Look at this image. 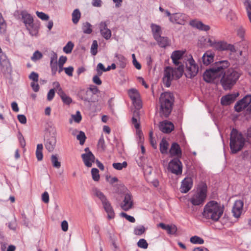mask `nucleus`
Here are the masks:
<instances>
[{
	"label": "nucleus",
	"mask_w": 251,
	"mask_h": 251,
	"mask_svg": "<svg viewBox=\"0 0 251 251\" xmlns=\"http://www.w3.org/2000/svg\"><path fill=\"white\" fill-rule=\"evenodd\" d=\"M230 66L227 60L216 62L214 65L203 73V78H239L241 73L233 68L228 69L226 72L225 69Z\"/></svg>",
	"instance_id": "nucleus-1"
},
{
	"label": "nucleus",
	"mask_w": 251,
	"mask_h": 251,
	"mask_svg": "<svg viewBox=\"0 0 251 251\" xmlns=\"http://www.w3.org/2000/svg\"><path fill=\"white\" fill-rule=\"evenodd\" d=\"M224 212V207L215 201L208 202L204 206L202 217L214 222L219 221Z\"/></svg>",
	"instance_id": "nucleus-2"
},
{
	"label": "nucleus",
	"mask_w": 251,
	"mask_h": 251,
	"mask_svg": "<svg viewBox=\"0 0 251 251\" xmlns=\"http://www.w3.org/2000/svg\"><path fill=\"white\" fill-rule=\"evenodd\" d=\"M175 98L173 93L165 92L161 94L159 100V114L162 118H167L170 115Z\"/></svg>",
	"instance_id": "nucleus-3"
},
{
	"label": "nucleus",
	"mask_w": 251,
	"mask_h": 251,
	"mask_svg": "<svg viewBox=\"0 0 251 251\" xmlns=\"http://www.w3.org/2000/svg\"><path fill=\"white\" fill-rule=\"evenodd\" d=\"M245 143L246 139L242 133L233 128L230 134L229 146L231 153L235 154L241 151Z\"/></svg>",
	"instance_id": "nucleus-4"
},
{
	"label": "nucleus",
	"mask_w": 251,
	"mask_h": 251,
	"mask_svg": "<svg viewBox=\"0 0 251 251\" xmlns=\"http://www.w3.org/2000/svg\"><path fill=\"white\" fill-rule=\"evenodd\" d=\"M207 193V186L204 182H200L197 187L196 192L189 199L194 206L202 205L205 201Z\"/></svg>",
	"instance_id": "nucleus-5"
},
{
	"label": "nucleus",
	"mask_w": 251,
	"mask_h": 251,
	"mask_svg": "<svg viewBox=\"0 0 251 251\" xmlns=\"http://www.w3.org/2000/svg\"><path fill=\"white\" fill-rule=\"evenodd\" d=\"M94 195L101 201L103 207L107 214L109 219H113L115 217V213L110 201L108 200L104 194L97 188L93 190Z\"/></svg>",
	"instance_id": "nucleus-6"
},
{
	"label": "nucleus",
	"mask_w": 251,
	"mask_h": 251,
	"mask_svg": "<svg viewBox=\"0 0 251 251\" xmlns=\"http://www.w3.org/2000/svg\"><path fill=\"white\" fill-rule=\"evenodd\" d=\"M184 73V66L179 65L178 67L173 69L170 67H166L164 70V77L163 78H180Z\"/></svg>",
	"instance_id": "nucleus-7"
},
{
	"label": "nucleus",
	"mask_w": 251,
	"mask_h": 251,
	"mask_svg": "<svg viewBox=\"0 0 251 251\" xmlns=\"http://www.w3.org/2000/svg\"><path fill=\"white\" fill-rule=\"evenodd\" d=\"M182 164L178 158H174L168 163V170L176 176H180L182 173Z\"/></svg>",
	"instance_id": "nucleus-8"
},
{
	"label": "nucleus",
	"mask_w": 251,
	"mask_h": 251,
	"mask_svg": "<svg viewBox=\"0 0 251 251\" xmlns=\"http://www.w3.org/2000/svg\"><path fill=\"white\" fill-rule=\"evenodd\" d=\"M188 62L189 65L187 67L185 75L187 78H191L197 75L198 73L199 68L192 58L188 60Z\"/></svg>",
	"instance_id": "nucleus-9"
},
{
	"label": "nucleus",
	"mask_w": 251,
	"mask_h": 251,
	"mask_svg": "<svg viewBox=\"0 0 251 251\" xmlns=\"http://www.w3.org/2000/svg\"><path fill=\"white\" fill-rule=\"evenodd\" d=\"M133 205L132 195L127 191L124 194V199L123 201L120 204V206L123 210L127 211L132 207Z\"/></svg>",
	"instance_id": "nucleus-10"
},
{
	"label": "nucleus",
	"mask_w": 251,
	"mask_h": 251,
	"mask_svg": "<svg viewBox=\"0 0 251 251\" xmlns=\"http://www.w3.org/2000/svg\"><path fill=\"white\" fill-rule=\"evenodd\" d=\"M0 64L1 71L4 74H10L12 70L11 66L7 56L3 53L0 55Z\"/></svg>",
	"instance_id": "nucleus-11"
},
{
	"label": "nucleus",
	"mask_w": 251,
	"mask_h": 251,
	"mask_svg": "<svg viewBox=\"0 0 251 251\" xmlns=\"http://www.w3.org/2000/svg\"><path fill=\"white\" fill-rule=\"evenodd\" d=\"M56 144V138L55 136L50 134L44 140V145L46 149L49 152H52L54 150Z\"/></svg>",
	"instance_id": "nucleus-12"
},
{
	"label": "nucleus",
	"mask_w": 251,
	"mask_h": 251,
	"mask_svg": "<svg viewBox=\"0 0 251 251\" xmlns=\"http://www.w3.org/2000/svg\"><path fill=\"white\" fill-rule=\"evenodd\" d=\"M101 36L106 40L109 39L111 37V31L107 27L106 22H101L99 25Z\"/></svg>",
	"instance_id": "nucleus-13"
},
{
	"label": "nucleus",
	"mask_w": 251,
	"mask_h": 251,
	"mask_svg": "<svg viewBox=\"0 0 251 251\" xmlns=\"http://www.w3.org/2000/svg\"><path fill=\"white\" fill-rule=\"evenodd\" d=\"M244 202L242 200H236L233 206L232 212L234 217L239 218L242 212Z\"/></svg>",
	"instance_id": "nucleus-14"
},
{
	"label": "nucleus",
	"mask_w": 251,
	"mask_h": 251,
	"mask_svg": "<svg viewBox=\"0 0 251 251\" xmlns=\"http://www.w3.org/2000/svg\"><path fill=\"white\" fill-rule=\"evenodd\" d=\"M157 226L166 230L167 234L170 235H176L177 230L176 226L174 224L166 225L163 223H160Z\"/></svg>",
	"instance_id": "nucleus-15"
},
{
	"label": "nucleus",
	"mask_w": 251,
	"mask_h": 251,
	"mask_svg": "<svg viewBox=\"0 0 251 251\" xmlns=\"http://www.w3.org/2000/svg\"><path fill=\"white\" fill-rule=\"evenodd\" d=\"M193 186V180L191 177H186L181 182L180 191L183 193H187Z\"/></svg>",
	"instance_id": "nucleus-16"
},
{
	"label": "nucleus",
	"mask_w": 251,
	"mask_h": 251,
	"mask_svg": "<svg viewBox=\"0 0 251 251\" xmlns=\"http://www.w3.org/2000/svg\"><path fill=\"white\" fill-rule=\"evenodd\" d=\"M81 157L84 164L88 167L92 166V163L94 162L95 159L94 155L91 151H88L87 153L82 154Z\"/></svg>",
	"instance_id": "nucleus-17"
},
{
	"label": "nucleus",
	"mask_w": 251,
	"mask_h": 251,
	"mask_svg": "<svg viewBox=\"0 0 251 251\" xmlns=\"http://www.w3.org/2000/svg\"><path fill=\"white\" fill-rule=\"evenodd\" d=\"M170 156H176V158L181 157L182 151L179 145L176 142H174L171 145L169 150Z\"/></svg>",
	"instance_id": "nucleus-18"
},
{
	"label": "nucleus",
	"mask_w": 251,
	"mask_h": 251,
	"mask_svg": "<svg viewBox=\"0 0 251 251\" xmlns=\"http://www.w3.org/2000/svg\"><path fill=\"white\" fill-rule=\"evenodd\" d=\"M186 18V17L184 14L175 13L170 17V20L173 23L184 25Z\"/></svg>",
	"instance_id": "nucleus-19"
},
{
	"label": "nucleus",
	"mask_w": 251,
	"mask_h": 251,
	"mask_svg": "<svg viewBox=\"0 0 251 251\" xmlns=\"http://www.w3.org/2000/svg\"><path fill=\"white\" fill-rule=\"evenodd\" d=\"M190 25L199 30L207 31L210 29V26L203 24L201 21L193 20L190 22Z\"/></svg>",
	"instance_id": "nucleus-20"
},
{
	"label": "nucleus",
	"mask_w": 251,
	"mask_h": 251,
	"mask_svg": "<svg viewBox=\"0 0 251 251\" xmlns=\"http://www.w3.org/2000/svg\"><path fill=\"white\" fill-rule=\"evenodd\" d=\"M214 54L211 51H206L202 56V61L203 64L207 66L214 61Z\"/></svg>",
	"instance_id": "nucleus-21"
},
{
	"label": "nucleus",
	"mask_w": 251,
	"mask_h": 251,
	"mask_svg": "<svg viewBox=\"0 0 251 251\" xmlns=\"http://www.w3.org/2000/svg\"><path fill=\"white\" fill-rule=\"evenodd\" d=\"M22 19L26 27L31 26L33 23L32 17L25 11H23L21 13Z\"/></svg>",
	"instance_id": "nucleus-22"
},
{
	"label": "nucleus",
	"mask_w": 251,
	"mask_h": 251,
	"mask_svg": "<svg viewBox=\"0 0 251 251\" xmlns=\"http://www.w3.org/2000/svg\"><path fill=\"white\" fill-rule=\"evenodd\" d=\"M174 126L171 122L165 121L160 126V129L163 133H169L174 129Z\"/></svg>",
	"instance_id": "nucleus-23"
},
{
	"label": "nucleus",
	"mask_w": 251,
	"mask_h": 251,
	"mask_svg": "<svg viewBox=\"0 0 251 251\" xmlns=\"http://www.w3.org/2000/svg\"><path fill=\"white\" fill-rule=\"evenodd\" d=\"M237 79H220V83L225 90L230 89L236 83Z\"/></svg>",
	"instance_id": "nucleus-24"
},
{
	"label": "nucleus",
	"mask_w": 251,
	"mask_h": 251,
	"mask_svg": "<svg viewBox=\"0 0 251 251\" xmlns=\"http://www.w3.org/2000/svg\"><path fill=\"white\" fill-rule=\"evenodd\" d=\"M235 100V97L230 94L223 96L221 99V103L222 105L227 106L231 104Z\"/></svg>",
	"instance_id": "nucleus-25"
},
{
	"label": "nucleus",
	"mask_w": 251,
	"mask_h": 251,
	"mask_svg": "<svg viewBox=\"0 0 251 251\" xmlns=\"http://www.w3.org/2000/svg\"><path fill=\"white\" fill-rule=\"evenodd\" d=\"M79 95L82 100L86 101H90L93 96L90 93V90H88L87 88L81 90L79 92Z\"/></svg>",
	"instance_id": "nucleus-26"
},
{
	"label": "nucleus",
	"mask_w": 251,
	"mask_h": 251,
	"mask_svg": "<svg viewBox=\"0 0 251 251\" xmlns=\"http://www.w3.org/2000/svg\"><path fill=\"white\" fill-rule=\"evenodd\" d=\"M183 54V52L180 50L174 51L172 53L171 57L175 65H178L179 64V60L182 58Z\"/></svg>",
	"instance_id": "nucleus-27"
},
{
	"label": "nucleus",
	"mask_w": 251,
	"mask_h": 251,
	"mask_svg": "<svg viewBox=\"0 0 251 251\" xmlns=\"http://www.w3.org/2000/svg\"><path fill=\"white\" fill-rule=\"evenodd\" d=\"M154 39L157 42L159 46L161 48H165L170 44V41L167 37H162L160 35L155 37Z\"/></svg>",
	"instance_id": "nucleus-28"
},
{
	"label": "nucleus",
	"mask_w": 251,
	"mask_h": 251,
	"mask_svg": "<svg viewBox=\"0 0 251 251\" xmlns=\"http://www.w3.org/2000/svg\"><path fill=\"white\" fill-rule=\"evenodd\" d=\"M72 20L73 24L76 25L78 23L81 17V13L80 10L78 9H75L72 14Z\"/></svg>",
	"instance_id": "nucleus-29"
},
{
	"label": "nucleus",
	"mask_w": 251,
	"mask_h": 251,
	"mask_svg": "<svg viewBox=\"0 0 251 251\" xmlns=\"http://www.w3.org/2000/svg\"><path fill=\"white\" fill-rule=\"evenodd\" d=\"M151 27L154 38L161 35L162 31L161 30V27L159 25L154 24H151Z\"/></svg>",
	"instance_id": "nucleus-30"
},
{
	"label": "nucleus",
	"mask_w": 251,
	"mask_h": 251,
	"mask_svg": "<svg viewBox=\"0 0 251 251\" xmlns=\"http://www.w3.org/2000/svg\"><path fill=\"white\" fill-rule=\"evenodd\" d=\"M59 96L61 98L63 102L67 105H70L72 102V98L67 96L64 92H60Z\"/></svg>",
	"instance_id": "nucleus-31"
},
{
	"label": "nucleus",
	"mask_w": 251,
	"mask_h": 251,
	"mask_svg": "<svg viewBox=\"0 0 251 251\" xmlns=\"http://www.w3.org/2000/svg\"><path fill=\"white\" fill-rule=\"evenodd\" d=\"M43 146L42 144H38L37 145L36 151V156L38 161H41L43 159Z\"/></svg>",
	"instance_id": "nucleus-32"
},
{
	"label": "nucleus",
	"mask_w": 251,
	"mask_h": 251,
	"mask_svg": "<svg viewBox=\"0 0 251 251\" xmlns=\"http://www.w3.org/2000/svg\"><path fill=\"white\" fill-rule=\"evenodd\" d=\"M243 101L244 100H240L236 103L234 107L235 111L240 112L248 106L246 104L243 105L242 103Z\"/></svg>",
	"instance_id": "nucleus-33"
},
{
	"label": "nucleus",
	"mask_w": 251,
	"mask_h": 251,
	"mask_svg": "<svg viewBox=\"0 0 251 251\" xmlns=\"http://www.w3.org/2000/svg\"><path fill=\"white\" fill-rule=\"evenodd\" d=\"M168 146L169 144L166 140L162 139L161 140L160 143V151L162 154L167 153Z\"/></svg>",
	"instance_id": "nucleus-34"
},
{
	"label": "nucleus",
	"mask_w": 251,
	"mask_h": 251,
	"mask_svg": "<svg viewBox=\"0 0 251 251\" xmlns=\"http://www.w3.org/2000/svg\"><path fill=\"white\" fill-rule=\"evenodd\" d=\"M97 71L98 72V75H94L93 78H99V77L102 73L103 72H106V68H105L102 63H99L97 65Z\"/></svg>",
	"instance_id": "nucleus-35"
},
{
	"label": "nucleus",
	"mask_w": 251,
	"mask_h": 251,
	"mask_svg": "<svg viewBox=\"0 0 251 251\" xmlns=\"http://www.w3.org/2000/svg\"><path fill=\"white\" fill-rule=\"evenodd\" d=\"M82 29L85 34H89L92 32V25L87 22L83 24Z\"/></svg>",
	"instance_id": "nucleus-36"
},
{
	"label": "nucleus",
	"mask_w": 251,
	"mask_h": 251,
	"mask_svg": "<svg viewBox=\"0 0 251 251\" xmlns=\"http://www.w3.org/2000/svg\"><path fill=\"white\" fill-rule=\"evenodd\" d=\"M26 29L29 31V33L32 36H36L38 34V27L33 23L32 25L29 26V27L26 26Z\"/></svg>",
	"instance_id": "nucleus-37"
},
{
	"label": "nucleus",
	"mask_w": 251,
	"mask_h": 251,
	"mask_svg": "<svg viewBox=\"0 0 251 251\" xmlns=\"http://www.w3.org/2000/svg\"><path fill=\"white\" fill-rule=\"evenodd\" d=\"M50 159L53 167L57 169L60 167L61 163L58 161L57 154H52Z\"/></svg>",
	"instance_id": "nucleus-38"
},
{
	"label": "nucleus",
	"mask_w": 251,
	"mask_h": 251,
	"mask_svg": "<svg viewBox=\"0 0 251 251\" xmlns=\"http://www.w3.org/2000/svg\"><path fill=\"white\" fill-rule=\"evenodd\" d=\"M128 94L131 100H135L136 99L140 97L139 93L137 90L135 89H131L129 90Z\"/></svg>",
	"instance_id": "nucleus-39"
},
{
	"label": "nucleus",
	"mask_w": 251,
	"mask_h": 251,
	"mask_svg": "<svg viewBox=\"0 0 251 251\" xmlns=\"http://www.w3.org/2000/svg\"><path fill=\"white\" fill-rule=\"evenodd\" d=\"M226 43V42L222 41L216 42V43L212 44V45L213 46V48L216 50H225Z\"/></svg>",
	"instance_id": "nucleus-40"
},
{
	"label": "nucleus",
	"mask_w": 251,
	"mask_h": 251,
	"mask_svg": "<svg viewBox=\"0 0 251 251\" xmlns=\"http://www.w3.org/2000/svg\"><path fill=\"white\" fill-rule=\"evenodd\" d=\"M146 228L140 225L135 227L134 229V233L136 235H141L146 231Z\"/></svg>",
	"instance_id": "nucleus-41"
},
{
	"label": "nucleus",
	"mask_w": 251,
	"mask_h": 251,
	"mask_svg": "<svg viewBox=\"0 0 251 251\" xmlns=\"http://www.w3.org/2000/svg\"><path fill=\"white\" fill-rule=\"evenodd\" d=\"M127 166V163L126 161H124L123 163H113L112 164L113 167L117 170H121L126 168Z\"/></svg>",
	"instance_id": "nucleus-42"
},
{
	"label": "nucleus",
	"mask_w": 251,
	"mask_h": 251,
	"mask_svg": "<svg viewBox=\"0 0 251 251\" xmlns=\"http://www.w3.org/2000/svg\"><path fill=\"white\" fill-rule=\"evenodd\" d=\"M6 28V24L2 16V14L0 12V32L4 33Z\"/></svg>",
	"instance_id": "nucleus-43"
},
{
	"label": "nucleus",
	"mask_w": 251,
	"mask_h": 251,
	"mask_svg": "<svg viewBox=\"0 0 251 251\" xmlns=\"http://www.w3.org/2000/svg\"><path fill=\"white\" fill-rule=\"evenodd\" d=\"M190 242L194 244H203L204 243V240L198 236H194L190 238Z\"/></svg>",
	"instance_id": "nucleus-44"
},
{
	"label": "nucleus",
	"mask_w": 251,
	"mask_h": 251,
	"mask_svg": "<svg viewBox=\"0 0 251 251\" xmlns=\"http://www.w3.org/2000/svg\"><path fill=\"white\" fill-rule=\"evenodd\" d=\"M98 148L101 151H104L105 150V141L103 136H101L98 143Z\"/></svg>",
	"instance_id": "nucleus-45"
},
{
	"label": "nucleus",
	"mask_w": 251,
	"mask_h": 251,
	"mask_svg": "<svg viewBox=\"0 0 251 251\" xmlns=\"http://www.w3.org/2000/svg\"><path fill=\"white\" fill-rule=\"evenodd\" d=\"M86 137L83 131H79L78 134L76 136V139L79 140V144L83 145L85 142Z\"/></svg>",
	"instance_id": "nucleus-46"
},
{
	"label": "nucleus",
	"mask_w": 251,
	"mask_h": 251,
	"mask_svg": "<svg viewBox=\"0 0 251 251\" xmlns=\"http://www.w3.org/2000/svg\"><path fill=\"white\" fill-rule=\"evenodd\" d=\"M245 5L246 6L249 20L251 23V1L250 0H246Z\"/></svg>",
	"instance_id": "nucleus-47"
},
{
	"label": "nucleus",
	"mask_w": 251,
	"mask_h": 251,
	"mask_svg": "<svg viewBox=\"0 0 251 251\" xmlns=\"http://www.w3.org/2000/svg\"><path fill=\"white\" fill-rule=\"evenodd\" d=\"M74 46V44L71 41L68 42L63 48L64 52L66 53H70L73 49Z\"/></svg>",
	"instance_id": "nucleus-48"
},
{
	"label": "nucleus",
	"mask_w": 251,
	"mask_h": 251,
	"mask_svg": "<svg viewBox=\"0 0 251 251\" xmlns=\"http://www.w3.org/2000/svg\"><path fill=\"white\" fill-rule=\"evenodd\" d=\"M92 178L94 181H97L100 179L99 171L97 168H92L91 170Z\"/></svg>",
	"instance_id": "nucleus-49"
},
{
	"label": "nucleus",
	"mask_w": 251,
	"mask_h": 251,
	"mask_svg": "<svg viewBox=\"0 0 251 251\" xmlns=\"http://www.w3.org/2000/svg\"><path fill=\"white\" fill-rule=\"evenodd\" d=\"M137 246L139 248L146 249L148 247V244L145 239H140L137 242Z\"/></svg>",
	"instance_id": "nucleus-50"
},
{
	"label": "nucleus",
	"mask_w": 251,
	"mask_h": 251,
	"mask_svg": "<svg viewBox=\"0 0 251 251\" xmlns=\"http://www.w3.org/2000/svg\"><path fill=\"white\" fill-rule=\"evenodd\" d=\"M132 104L134 106L135 108L137 109H140L142 108V102L140 98V97L136 99L135 100H132Z\"/></svg>",
	"instance_id": "nucleus-51"
},
{
	"label": "nucleus",
	"mask_w": 251,
	"mask_h": 251,
	"mask_svg": "<svg viewBox=\"0 0 251 251\" xmlns=\"http://www.w3.org/2000/svg\"><path fill=\"white\" fill-rule=\"evenodd\" d=\"M116 148L119 153L122 154L124 151V144L120 141H117L116 144Z\"/></svg>",
	"instance_id": "nucleus-52"
},
{
	"label": "nucleus",
	"mask_w": 251,
	"mask_h": 251,
	"mask_svg": "<svg viewBox=\"0 0 251 251\" xmlns=\"http://www.w3.org/2000/svg\"><path fill=\"white\" fill-rule=\"evenodd\" d=\"M38 81V79H32V81L30 84L32 90L35 92H38L39 90V85Z\"/></svg>",
	"instance_id": "nucleus-53"
},
{
	"label": "nucleus",
	"mask_w": 251,
	"mask_h": 251,
	"mask_svg": "<svg viewBox=\"0 0 251 251\" xmlns=\"http://www.w3.org/2000/svg\"><path fill=\"white\" fill-rule=\"evenodd\" d=\"M98 47V45L97 41L94 40L91 48V52L93 55H95L97 54Z\"/></svg>",
	"instance_id": "nucleus-54"
},
{
	"label": "nucleus",
	"mask_w": 251,
	"mask_h": 251,
	"mask_svg": "<svg viewBox=\"0 0 251 251\" xmlns=\"http://www.w3.org/2000/svg\"><path fill=\"white\" fill-rule=\"evenodd\" d=\"M43 57V54L38 50L36 51L31 57V59L33 61H36L40 59Z\"/></svg>",
	"instance_id": "nucleus-55"
},
{
	"label": "nucleus",
	"mask_w": 251,
	"mask_h": 251,
	"mask_svg": "<svg viewBox=\"0 0 251 251\" xmlns=\"http://www.w3.org/2000/svg\"><path fill=\"white\" fill-rule=\"evenodd\" d=\"M72 117L75 122L77 123H79L82 119L80 112L79 111H77L75 115H72Z\"/></svg>",
	"instance_id": "nucleus-56"
},
{
	"label": "nucleus",
	"mask_w": 251,
	"mask_h": 251,
	"mask_svg": "<svg viewBox=\"0 0 251 251\" xmlns=\"http://www.w3.org/2000/svg\"><path fill=\"white\" fill-rule=\"evenodd\" d=\"M116 57L117 58L118 60L120 62L121 67L124 68L126 65V58L122 55H116Z\"/></svg>",
	"instance_id": "nucleus-57"
},
{
	"label": "nucleus",
	"mask_w": 251,
	"mask_h": 251,
	"mask_svg": "<svg viewBox=\"0 0 251 251\" xmlns=\"http://www.w3.org/2000/svg\"><path fill=\"white\" fill-rule=\"evenodd\" d=\"M52 86L53 87L52 89H54V91L55 90L57 91V93L58 94V95L60 94V92H64L62 90L61 87H60L59 83L57 81H55L53 82Z\"/></svg>",
	"instance_id": "nucleus-58"
},
{
	"label": "nucleus",
	"mask_w": 251,
	"mask_h": 251,
	"mask_svg": "<svg viewBox=\"0 0 251 251\" xmlns=\"http://www.w3.org/2000/svg\"><path fill=\"white\" fill-rule=\"evenodd\" d=\"M120 215L131 223H134L135 222V219L133 216L128 215L126 213L123 212L121 213Z\"/></svg>",
	"instance_id": "nucleus-59"
},
{
	"label": "nucleus",
	"mask_w": 251,
	"mask_h": 251,
	"mask_svg": "<svg viewBox=\"0 0 251 251\" xmlns=\"http://www.w3.org/2000/svg\"><path fill=\"white\" fill-rule=\"evenodd\" d=\"M18 138L20 144L22 148H24L25 146V141L22 134L19 132L18 134Z\"/></svg>",
	"instance_id": "nucleus-60"
},
{
	"label": "nucleus",
	"mask_w": 251,
	"mask_h": 251,
	"mask_svg": "<svg viewBox=\"0 0 251 251\" xmlns=\"http://www.w3.org/2000/svg\"><path fill=\"white\" fill-rule=\"evenodd\" d=\"M37 16L42 19V20H48L49 19V16L42 12L36 11Z\"/></svg>",
	"instance_id": "nucleus-61"
},
{
	"label": "nucleus",
	"mask_w": 251,
	"mask_h": 251,
	"mask_svg": "<svg viewBox=\"0 0 251 251\" xmlns=\"http://www.w3.org/2000/svg\"><path fill=\"white\" fill-rule=\"evenodd\" d=\"M242 157L244 160H249L251 158V152L249 151H245L242 154Z\"/></svg>",
	"instance_id": "nucleus-62"
},
{
	"label": "nucleus",
	"mask_w": 251,
	"mask_h": 251,
	"mask_svg": "<svg viewBox=\"0 0 251 251\" xmlns=\"http://www.w3.org/2000/svg\"><path fill=\"white\" fill-rule=\"evenodd\" d=\"M64 71L65 73L70 77L73 76V72L74 71V68L72 66H70L67 68H64Z\"/></svg>",
	"instance_id": "nucleus-63"
},
{
	"label": "nucleus",
	"mask_w": 251,
	"mask_h": 251,
	"mask_svg": "<svg viewBox=\"0 0 251 251\" xmlns=\"http://www.w3.org/2000/svg\"><path fill=\"white\" fill-rule=\"evenodd\" d=\"M54 95H55V91H54V89H51L48 93L47 100L49 101L53 99V98L54 97Z\"/></svg>",
	"instance_id": "nucleus-64"
}]
</instances>
